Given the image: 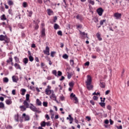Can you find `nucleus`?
Returning a JSON list of instances; mask_svg holds the SVG:
<instances>
[{"label":"nucleus","instance_id":"f257e3e1","mask_svg":"<svg viewBox=\"0 0 129 129\" xmlns=\"http://www.w3.org/2000/svg\"><path fill=\"white\" fill-rule=\"evenodd\" d=\"M22 119L20 120L21 122H23V121H29L30 119V115H27L25 113L22 114Z\"/></svg>","mask_w":129,"mask_h":129},{"label":"nucleus","instance_id":"f03ea898","mask_svg":"<svg viewBox=\"0 0 129 129\" xmlns=\"http://www.w3.org/2000/svg\"><path fill=\"white\" fill-rule=\"evenodd\" d=\"M51 86H47V88L45 90V93L46 95H51V93L53 92V91L51 90Z\"/></svg>","mask_w":129,"mask_h":129},{"label":"nucleus","instance_id":"7ed1b4c3","mask_svg":"<svg viewBox=\"0 0 129 129\" xmlns=\"http://www.w3.org/2000/svg\"><path fill=\"white\" fill-rule=\"evenodd\" d=\"M86 85L88 84V85H90L91 83H92V78L90 75L87 76V79L86 82Z\"/></svg>","mask_w":129,"mask_h":129},{"label":"nucleus","instance_id":"20e7f679","mask_svg":"<svg viewBox=\"0 0 129 129\" xmlns=\"http://www.w3.org/2000/svg\"><path fill=\"white\" fill-rule=\"evenodd\" d=\"M96 12L98 15H99V16H102V14H103V12H104V10L102 9V8H99L97 9Z\"/></svg>","mask_w":129,"mask_h":129},{"label":"nucleus","instance_id":"39448f33","mask_svg":"<svg viewBox=\"0 0 129 129\" xmlns=\"http://www.w3.org/2000/svg\"><path fill=\"white\" fill-rule=\"evenodd\" d=\"M80 32V35L82 39H85V38H87V39H89L87 33H85L84 32Z\"/></svg>","mask_w":129,"mask_h":129},{"label":"nucleus","instance_id":"423d86ee","mask_svg":"<svg viewBox=\"0 0 129 129\" xmlns=\"http://www.w3.org/2000/svg\"><path fill=\"white\" fill-rule=\"evenodd\" d=\"M49 98H50V99H52V100H56V99H57V96H56L55 93H54V91L52 90V92L50 95Z\"/></svg>","mask_w":129,"mask_h":129},{"label":"nucleus","instance_id":"0eeeda50","mask_svg":"<svg viewBox=\"0 0 129 129\" xmlns=\"http://www.w3.org/2000/svg\"><path fill=\"white\" fill-rule=\"evenodd\" d=\"M43 52L45 55H50V48H49V46L46 47L45 50H43Z\"/></svg>","mask_w":129,"mask_h":129},{"label":"nucleus","instance_id":"6e6552de","mask_svg":"<svg viewBox=\"0 0 129 129\" xmlns=\"http://www.w3.org/2000/svg\"><path fill=\"white\" fill-rule=\"evenodd\" d=\"M114 17L116 18V20H119L121 18V14L115 13L114 14Z\"/></svg>","mask_w":129,"mask_h":129},{"label":"nucleus","instance_id":"1a4fd4ad","mask_svg":"<svg viewBox=\"0 0 129 129\" xmlns=\"http://www.w3.org/2000/svg\"><path fill=\"white\" fill-rule=\"evenodd\" d=\"M76 18L77 20H79L80 22H82V21L84 20V17H83V15L79 14L76 16Z\"/></svg>","mask_w":129,"mask_h":129},{"label":"nucleus","instance_id":"9d476101","mask_svg":"<svg viewBox=\"0 0 129 129\" xmlns=\"http://www.w3.org/2000/svg\"><path fill=\"white\" fill-rule=\"evenodd\" d=\"M67 119L70 120V124L73 123V121H74V119L70 114L69 115V117H67Z\"/></svg>","mask_w":129,"mask_h":129},{"label":"nucleus","instance_id":"9b49d317","mask_svg":"<svg viewBox=\"0 0 129 129\" xmlns=\"http://www.w3.org/2000/svg\"><path fill=\"white\" fill-rule=\"evenodd\" d=\"M12 80L13 82H15L16 83H17V82L19 81V77H18V76H13L12 77Z\"/></svg>","mask_w":129,"mask_h":129},{"label":"nucleus","instance_id":"f8f14e48","mask_svg":"<svg viewBox=\"0 0 129 129\" xmlns=\"http://www.w3.org/2000/svg\"><path fill=\"white\" fill-rule=\"evenodd\" d=\"M29 108H30L32 111H35L36 110V109L37 108L36 106H34L33 104H30V106H29Z\"/></svg>","mask_w":129,"mask_h":129},{"label":"nucleus","instance_id":"ddd939ff","mask_svg":"<svg viewBox=\"0 0 129 129\" xmlns=\"http://www.w3.org/2000/svg\"><path fill=\"white\" fill-rule=\"evenodd\" d=\"M47 11V15L48 16H52V15H54V12H53L52 10L50 9H48Z\"/></svg>","mask_w":129,"mask_h":129},{"label":"nucleus","instance_id":"4468645a","mask_svg":"<svg viewBox=\"0 0 129 129\" xmlns=\"http://www.w3.org/2000/svg\"><path fill=\"white\" fill-rule=\"evenodd\" d=\"M96 37L98 39V41H102V38H101V34L99 32H98L96 34Z\"/></svg>","mask_w":129,"mask_h":129},{"label":"nucleus","instance_id":"2eb2a0df","mask_svg":"<svg viewBox=\"0 0 129 129\" xmlns=\"http://www.w3.org/2000/svg\"><path fill=\"white\" fill-rule=\"evenodd\" d=\"M28 101L24 100L23 102V105L25 106L26 108H29L30 104L28 103Z\"/></svg>","mask_w":129,"mask_h":129},{"label":"nucleus","instance_id":"dca6fc26","mask_svg":"<svg viewBox=\"0 0 129 129\" xmlns=\"http://www.w3.org/2000/svg\"><path fill=\"white\" fill-rule=\"evenodd\" d=\"M21 111H26L27 110V108L24 105H21L19 107Z\"/></svg>","mask_w":129,"mask_h":129},{"label":"nucleus","instance_id":"f3484780","mask_svg":"<svg viewBox=\"0 0 129 129\" xmlns=\"http://www.w3.org/2000/svg\"><path fill=\"white\" fill-rule=\"evenodd\" d=\"M86 86L88 90H92V89L93 88V85H91V84L90 85L87 84Z\"/></svg>","mask_w":129,"mask_h":129},{"label":"nucleus","instance_id":"a211bd4d","mask_svg":"<svg viewBox=\"0 0 129 129\" xmlns=\"http://www.w3.org/2000/svg\"><path fill=\"white\" fill-rule=\"evenodd\" d=\"M14 67H15V68L16 69H19L20 70H21L22 68H21V66H20V64L19 63H15L14 64Z\"/></svg>","mask_w":129,"mask_h":129},{"label":"nucleus","instance_id":"6ab92c4d","mask_svg":"<svg viewBox=\"0 0 129 129\" xmlns=\"http://www.w3.org/2000/svg\"><path fill=\"white\" fill-rule=\"evenodd\" d=\"M0 19L2 21H7V17L6 15L3 14L0 17Z\"/></svg>","mask_w":129,"mask_h":129},{"label":"nucleus","instance_id":"aec40b11","mask_svg":"<svg viewBox=\"0 0 129 129\" xmlns=\"http://www.w3.org/2000/svg\"><path fill=\"white\" fill-rule=\"evenodd\" d=\"M27 90L25 89H21L20 90L21 95H25Z\"/></svg>","mask_w":129,"mask_h":129},{"label":"nucleus","instance_id":"412c9836","mask_svg":"<svg viewBox=\"0 0 129 129\" xmlns=\"http://www.w3.org/2000/svg\"><path fill=\"white\" fill-rule=\"evenodd\" d=\"M72 100L75 101L74 103H75L76 104H77L79 102L78 98H77V97H75V98H73V99H72Z\"/></svg>","mask_w":129,"mask_h":129},{"label":"nucleus","instance_id":"4be33fe9","mask_svg":"<svg viewBox=\"0 0 129 129\" xmlns=\"http://www.w3.org/2000/svg\"><path fill=\"white\" fill-rule=\"evenodd\" d=\"M27 101H28V102H30L31 100H30V94H27L26 95V100H25Z\"/></svg>","mask_w":129,"mask_h":129},{"label":"nucleus","instance_id":"5701e85b","mask_svg":"<svg viewBox=\"0 0 129 129\" xmlns=\"http://www.w3.org/2000/svg\"><path fill=\"white\" fill-rule=\"evenodd\" d=\"M6 104H8V105H10V104H12V103H13V102L11 99H9V100L7 99L6 100Z\"/></svg>","mask_w":129,"mask_h":129},{"label":"nucleus","instance_id":"b1692460","mask_svg":"<svg viewBox=\"0 0 129 129\" xmlns=\"http://www.w3.org/2000/svg\"><path fill=\"white\" fill-rule=\"evenodd\" d=\"M23 63H24L25 65H26L27 63L29 62V59L28 58L26 57L24 58L23 60Z\"/></svg>","mask_w":129,"mask_h":129},{"label":"nucleus","instance_id":"393cba45","mask_svg":"<svg viewBox=\"0 0 129 129\" xmlns=\"http://www.w3.org/2000/svg\"><path fill=\"white\" fill-rule=\"evenodd\" d=\"M53 28L54 30H58V29H60V26H59L57 23H55Z\"/></svg>","mask_w":129,"mask_h":129},{"label":"nucleus","instance_id":"a878e982","mask_svg":"<svg viewBox=\"0 0 129 129\" xmlns=\"http://www.w3.org/2000/svg\"><path fill=\"white\" fill-rule=\"evenodd\" d=\"M46 34L45 33V28H42L41 31V36L45 37Z\"/></svg>","mask_w":129,"mask_h":129},{"label":"nucleus","instance_id":"bb28decb","mask_svg":"<svg viewBox=\"0 0 129 129\" xmlns=\"http://www.w3.org/2000/svg\"><path fill=\"white\" fill-rule=\"evenodd\" d=\"M40 125L41 127H45L46 126V122L45 121H43L41 122Z\"/></svg>","mask_w":129,"mask_h":129},{"label":"nucleus","instance_id":"cd10ccee","mask_svg":"<svg viewBox=\"0 0 129 129\" xmlns=\"http://www.w3.org/2000/svg\"><path fill=\"white\" fill-rule=\"evenodd\" d=\"M99 104L103 108H105V103L104 102H100Z\"/></svg>","mask_w":129,"mask_h":129},{"label":"nucleus","instance_id":"c85d7f7f","mask_svg":"<svg viewBox=\"0 0 129 129\" xmlns=\"http://www.w3.org/2000/svg\"><path fill=\"white\" fill-rule=\"evenodd\" d=\"M100 86L101 88H104L105 87V83L100 82Z\"/></svg>","mask_w":129,"mask_h":129},{"label":"nucleus","instance_id":"c756f323","mask_svg":"<svg viewBox=\"0 0 129 129\" xmlns=\"http://www.w3.org/2000/svg\"><path fill=\"white\" fill-rule=\"evenodd\" d=\"M88 3L90 4V5H92V6H94L95 3L94 1L92 0H88Z\"/></svg>","mask_w":129,"mask_h":129},{"label":"nucleus","instance_id":"7c9ffc66","mask_svg":"<svg viewBox=\"0 0 129 129\" xmlns=\"http://www.w3.org/2000/svg\"><path fill=\"white\" fill-rule=\"evenodd\" d=\"M0 108L1 109H5V104L3 102H0Z\"/></svg>","mask_w":129,"mask_h":129},{"label":"nucleus","instance_id":"2f4dec72","mask_svg":"<svg viewBox=\"0 0 129 129\" xmlns=\"http://www.w3.org/2000/svg\"><path fill=\"white\" fill-rule=\"evenodd\" d=\"M4 41L6 42V43H9L10 42V38H9V37L6 35Z\"/></svg>","mask_w":129,"mask_h":129},{"label":"nucleus","instance_id":"473e14b6","mask_svg":"<svg viewBox=\"0 0 129 129\" xmlns=\"http://www.w3.org/2000/svg\"><path fill=\"white\" fill-rule=\"evenodd\" d=\"M36 103L37 105L41 106L42 105V102H41V101L39 99H36Z\"/></svg>","mask_w":129,"mask_h":129},{"label":"nucleus","instance_id":"72a5a7b5","mask_svg":"<svg viewBox=\"0 0 129 129\" xmlns=\"http://www.w3.org/2000/svg\"><path fill=\"white\" fill-rule=\"evenodd\" d=\"M27 12L28 13V17H30L31 18V17H32V15H33V11H29L27 10Z\"/></svg>","mask_w":129,"mask_h":129},{"label":"nucleus","instance_id":"f704fd0d","mask_svg":"<svg viewBox=\"0 0 129 129\" xmlns=\"http://www.w3.org/2000/svg\"><path fill=\"white\" fill-rule=\"evenodd\" d=\"M3 82L4 83H8L9 82V78L5 77L3 78Z\"/></svg>","mask_w":129,"mask_h":129},{"label":"nucleus","instance_id":"c9c22d12","mask_svg":"<svg viewBox=\"0 0 129 129\" xmlns=\"http://www.w3.org/2000/svg\"><path fill=\"white\" fill-rule=\"evenodd\" d=\"M6 38V35H0V41H5V38Z\"/></svg>","mask_w":129,"mask_h":129},{"label":"nucleus","instance_id":"e433bc0d","mask_svg":"<svg viewBox=\"0 0 129 129\" xmlns=\"http://www.w3.org/2000/svg\"><path fill=\"white\" fill-rule=\"evenodd\" d=\"M8 4L9 5V6H14V2H13V1L12 0H9L8 2Z\"/></svg>","mask_w":129,"mask_h":129},{"label":"nucleus","instance_id":"4c0bfd02","mask_svg":"<svg viewBox=\"0 0 129 129\" xmlns=\"http://www.w3.org/2000/svg\"><path fill=\"white\" fill-rule=\"evenodd\" d=\"M10 62H13V57L12 56H10L9 58L7 60V63H10Z\"/></svg>","mask_w":129,"mask_h":129},{"label":"nucleus","instance_id":"58836bf2","mask_svg":"<svg viewBox=\"0 0 129 129\" xmlns=\"http://www.w3.org/2000/svg\"><path fill=\"white\" fill-rule=\"evenodd\" d=\"M76 97V95L74 94V93H72L70 95V98L71 99H73V98Z\"/></svg>","mask_w":129,"mask_h":129},{"label":"nucleus","instance_id":"ea45409f","mask_svg":"<svg viewBox=\"0 0 129 129\" xmlns=\"http://www.w3.org/2000/svg\"><path fill=\"white\" fill-rule=\"evenodd\" d=\"M14 118L16 120V121H19V114H17L15 115Z\"/></svg>","mask_w":129,"mask_h":129},{"label":"nucleus","instance_id":"a19ab883","mask_svg":"<svg viewBox=\"0 0 129 129\" xmlns=\"http://www.w3.org/2000/svg\"><path fill=\"white\" fill-rule=\"evenodd\" d=\"M14 59H15V62L16 63H20V59H19V57H18L17 56H15Z\"/></svg>","mask_w":129,"mask_h":129},{"label":"nucleus","instance_id":"79ce46f5","mask_svg":"<svg viewBox=\"0 0 129 129\" xmlns=\"http://www.w3.org/2000/svg\"><path fill=\"white\" fill-rule=\"evenodd\" d=\"M105 22H106V20H102L100 21V26H102V25H103V24H104V23H105Z\"/></svg>","mask_w":129,"mask_h":129},{"label":"nucleus","instance_id":"37998d69","mask_svg":"<svg viewBox=\"0 0 129 129\" xmlns=\"http://www.w3.org/2000/svg\"><path fill=\"white\" fill-rule=\"evenodd\" d=\"M62 58L63 59H68V58H69V56H68V55H67V54H64L62 55Z\"/></svg>","mask_w":129,"mask_h":129},{"label":"nucleus","instance_id":"c03bdc74","mask_svg":"<svg viewBox=\"0 0 129 129\" xmlns=\"http://www.w3.org/2000/svg\"><path fill=\"white\" fill-rule=\"evenodd\" d=\"M34 112H37V113H41L42 111L40 110L39 108H37L35 110Z\"/></svg>","mask_w":129,"mask_h":129},{"label":"nucleus","instance_id":"a18cd8bd","mask_svg":"<svg viewBox=\"0 0 129 129\" xmlns=\"http://www.w3.org/2000/svg\"><path fill=\"white\" fill-rule=\"evenodd\" d=\"M59 99L61 101H64V100H65V97H64L63 95H61L59 97Z\"/></svg>","mask_w":129,"mask_h":129},{"label":"nucleus","instance_id":"49530a36","mask_svg":"<svg viewBox=\"0 0 129 129\" xmlns=\"http://www.w3.org/2000/svg\"><path fill=\"white\" fill-rule=\"evenodd\" d=\"M29 61H30V62H33L34 61V57H33L32 56V55H30L29 56Z\"/></svg>","mask_w":129,"mask_h":129},{"label":"nucleus","instance_id":"de8ad7c7","mask_svg":"<svg viewBox=\"0 0 129 129\" xmlns=\"http://www.w3.org/2000/svg\"><path fill=\"white\" fill-rule=\"evenodd\" d=\"M70 62L71 66H72L73 67V66H74V60L73 59H71L70 60Z\"/></svg>","mask_w":129,"mask_h":129},{"label":"nucleus","instance_id":"09e8293b","mask_svg":"<svg viewBox=\"0 0 129 129\" xmlns=\"http://www.w3.org/2000/svg\"><path fill=\"white\" fill-rule=\"evenodd\" d=\"M18 26H19L20 29H25V26H24L22 24H19Z\"/></svg>","mask_w":129,"mask_h":129},{"label":"nucleus","instance_id":"8fccbe9b","mask_svg":"<svg viewBox=\"0 0 129 129\" xmlns=\"http://www.w3.org/2000/svg\"><path fill=\"white\" fill-rule=\"evenodd\" d=\"M69 85L70 86V87H71L72 88H73V86H74V83H73V82H70L69 84Z\"/></svg>","mask_w":129,"mask_h":129},{"label":"nucleus","instance_id":"3c124183","mask_svg":"<svg viewBox=\"0 0 129 129\" xmlns=\"http://www.w3.org/2000/svg\"><path fill=\"white\" fill-rule=\"evenodd\" d=\"M23 8H27V7H28V4H27V2H24L23 3Z\"/></svg>","mask_w":129,"mask_h":129},{"label":"nucleus","instance_id":"603ef678","mask_svg":"<svg viewBox=\"0 0 129 129\" xmlns=\"http://www.w3.org/2000/svg\"><path fill=\"white\" fill-rule=\"evenodd\" d=\"M43 105L45 107H47V106H48V103L47 102H43Z\"/></svg>","mask_w":129,"mask_h":129},{"label":"nucleus","instance_id":"864d4df0","mask_svg":"<svg viewBox=\"0 0 129 129\" xmlns=\"http://www.w3.org/2000/svg\"><path fill=\"white\" fill-rule=\"evenodd\" d=\"M52 73L53 75H55V76H57V71L56 70L52 71Z\"/></svg>","mask_w":129,"mask_h":129},{"label":"nucleus","instance_id":"5fc2aeb1","mask_svg":"<svg viewBox=\"0 0 129 129\" xmlns=\"http://www.w3.org/2000/svg\"><path fill=\"white\" fill-rule=\"evenodd\" d=\"M57 35H58V36H62L63 34L62 33V31L61 30H59L57 32Z\"/></svg>","mask_w":129,"mask_h":129},{"label":"nucleus","instance_id":"6e6d98bb","mask_svg":"<svg viewBox=\"0 0 129 129\" xmlns=\"http://www.w3.org/2000/svg\"><path fill=\"white\" fill-rule=\"evenodd\" d=\"M45 118L47 120H49V119H50V116H49V115H48V114L45 115Z\"/></svg>","mask_w":129,"mask_h":129},{"label":"nucleus","instance_id":"4d7b16f0","mask_svg":"<svg viewBox=\"0 0 129 129\" xmlns=\"http://www.w3.org/2000/svg\"><path fill=\"white\" fill-rule=\"evenodd\" d=\"M57 76H62V72L60 71L57 72Z\"/></svg>","mask_w":129,"mask_h":129},{"label":"nucleus","instance_id":"13d9d810","mask_svg":"<svg viewBox=\"0 0 129 129\" xmlns=\"http://www.w3.org/2000/svg\"><path fill=\"white\" fill-rule=\"evenodd\" d=\"M50 54H51V56L52 57H54V55H55V54H56V52H55V51H51Z\"/></svg>","mask_w":129,"mask_h":129},{"label":"nucleus","instance_id":"bf43d9fd","mask_svg":"<svg viewBox=\"0 0 129 129\" xmlns=\"http://www.w3.org/2000/svg\"><path fill=\"white\" fill-rule=\"evenodd\" d=\"M95 49L96 50L97 52H100L101 51L100 48H99V47H96Z\"/></svg>","mask_w":129,"mask_h":129},{"label":"nucleus","instance_id":"052dcab7","mask_svg":"<svg viewBox=\"0 0 129 129\" xmlns=\"http://www.w3.org/2000/svg\"><path fill=\"white\" fill-rule=\"evenodd\" d=\"M77 29H81L82 28V25L81 24H79L77 26Z\"/></svg>","mask_w":129,"mask_h":129},{"label":"nucleus","instance_id":"680f3d73","mask_svg":"<svg viewBox=\"0 0 129 129\" xmlns=\"http://www.w3.org/2000/svg\"><path fill=\"white\" fill-rule=\"evenodd\" d=\"M71 77H72V75H71V74H68V79H70L71 78Z\"/></svg>","mask_w":129,"mask_h":129},{"label":"nucleus","instance_id":"e2e57ef3","mask_svg":"<svg viewBox=\"0 0 129 129\" xmlns=\"http://www.w3.org/2000/svg\"><path fill=\"white\" fill-rule=\"evenodd\" d=\"M6 128L12 129L13 128V126H12L11 125H8L7 126Z\"/></svg>","mask_w":129,"mask_h":129},{"label":"nucleus","instance_id":"0e129e2a","mask_svg":"<svg viewBox=\"0 0 129 129\" xmlns=\"http://www.w3.org/2000/svg\"><path fill=\"white\" fill-rule=\"evenodd\" d=\"M86 118L88 119V121H90V120H91V118L88 116H87Z\"/></svg>","mask_w":129,"mask_h":129},{"label":"nucleus","instance_id":"69168bd1","mask_svg":"<svg viewBox=\"0 0 129 129\" xmlns=\"http://www.w3.org/2000/svg\"><path fill=\"white\" fill-rule=\"evenodd\" d=\"M107 109H108V110H111V106L110 105H108L107 106Z\"/></svg>","mask_w":129,"mask_h":129},{"label":"nucleus","instance_id":"338daca9","mask_svg":"<svg viewBox=\"0 0 129 129\" xmlns=\"http://www.w3.org/2000/svg\"><path fill=\"white\" fill-rule=\"evenodd\" d=\"M56 21H57V16L53 17V23H56Z\"/></svg>","mask_w":129,"mask_h":129},{"label":"nucleus","instance_id":"774afa93","mask_svg":"<svg viewBox=\"0 0 129 129\" xmlns=\"http://www.w3.org/2000/svg\"><path fill=\"white\" fill-rule=\"evenodd\" d=\"M89 64H90V62L89 61H87L85 63V66H89Z\"/></svg>","mask_w":129,"mask_h":129}]
</instances>
